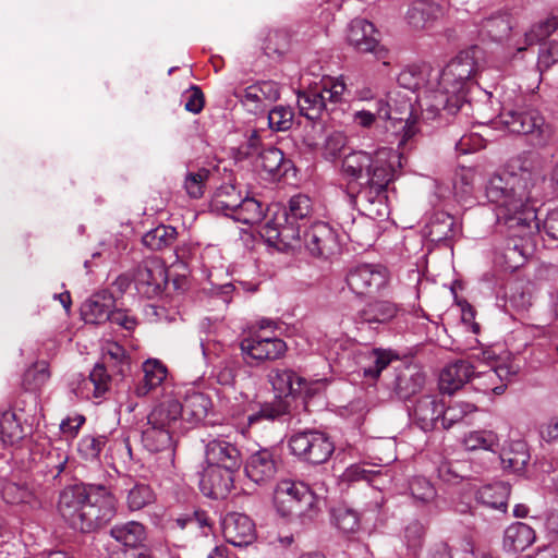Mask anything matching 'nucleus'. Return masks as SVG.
Masks as SVG:
<instances>
[{"label":"nucleus","mask_w":558,"mask_h":558,"mask_svg":"<svg viewBox=\"0 0 558 558\" xmlns=\"http://www.w3.org/2000/svg\"><path fill=\"white\" fill-rule=\"evenodd\" d=\"M400 167L401 155L392 148L381 147L373 153L352 150L341 159L340 174L349 182L366 178L359 192L351 196L352 203L367 216L381 218L389 213L387 187Z\"/></svg>","instance_id":"f257e3e1"},{"label":"nucleus","mask_w":558,"mask_h":558,"mask_svg":"<svg viewBox=\"0 0 558 558\" xmlns=\"http://www.w3.org/2000/svg\"><path fill=\"white\" fill-rule=\"evenodd\" d=\"M539 220L533 208L499 207L494 231V263L504 271L521 267L536 250Z\"/></svg>","instance_id":"f03ea898"},{"label":"nucleus","mask_w":558,"mask_h":558,"mask_svg":"<svg viewBox=\"0 0 558 558\" xmlns=\"http://www.w3.org/2000/svg\"><path fill=\"white\" fill-rule=\"evenodd\" d=\"M323 499L303 482L284 480L275 490V504L283 517L299 518L303 524L312 523L320 513Z\"/></svg>","instance_id":"7ed1b4c3"},{"label":"nucleus","mask_w":558,"mask_h":558,"mask_svg":"<svg viewBox=\"0 0 558 558\" xmlns=\"http://www.w3.org/2000/svg\"><path fill=\"white\" fill-rule=\"evenodd\" d=\"M490 128L524 135L529 144L536 148H545L550 145L555 134L553 125L546 122L537 110H504L490 120Z\"/></svg>","instance_id":"20e7f679"},{"label":"nucleus","mask_w":558,"mask_h":558,"mask_svg":"<svg viewBox=\"0 0 558 558\" xmlns=\"http://www.w3.org/2000/svg\"><path fill=\"white\" fill-rule=\"evenodd\" d=\"M268 381L280 398L271 402L260 404L259 410L247 416V425L253 426L264 420L274 422L284 420L290 414L289 403L281 396H296L304 385V377L298 375L291 368L271 369L268 374Z\"/></svg>","instance_id":"39448f33"},{"label":"nucleus","mask_w":558,"mask_h":558,"mask_svg":"<svg viewBox=\"0 0 558 558\" xmlns=\"http://www.w3.org/2000/svg\"><path fill=\"white\" fill-rule=\"evenodd\" d=\"M531 173L522 170L521 174L506 170L490 175V203H496L495 211L499 207H521L530 198L527 178Z\"/></svg>","instance_id":"423d86ee"},{"label":"nucleus","mask_w":558,"mask_h":558,"mask_svg":"<svg viewBox=\"0 0 558 558\" xmlns=\"http://www.w3.org/2000/svg\"><path fill=\"white\" fill-rule=\"evenodd\" d=\"M477 46L460 52L442 70L439 77L441 92L450 96H459L464 93L472 80L477 74Z\"/></svg>","instance_id":"0eeeda50"},{"label":"nucleus","mask_w":558,"mask_h":558,"mask_svg":"<svg viewBox=\"0 0 558 558\" xmlns=\"http://www.w3.org/2000/svg\"><path fill=\"white\" fill-rule=\"evenodd\" d=\"M77 531L89 533L107 525L117 513V499L101 484H90V493Z\"/></svg>","instance_id":"6e6552de"},{"label":"nucleus","mask_w":558,"mask_h":558,"mask_svg":"<svg viewBox=\"0 0 558 558\" xmlns=\"http://www.w3.org/2000/svg\"><path fill=\"white\" fill-rule=\"evenodd\" d=\"M291 453L312 464L326 462L335 451L333 442L323 432L304 430L289 439Z\"/></svg>","instance_id":"1a4fd4ad"},{"label":"nucleus","mask_w":558,"mask_h":558,"mask_svg":"<svg viewBox=\"0 0 558 558\" xmlns=\"http://www.w3.org/2000/svg\"><path fill=\"white\" fill-rule=\"evenodd\" d=\"M389 270L380 264H359L347 271L345 284L356 296H371L386 288Z\"/></svg>","instance_id":"9d476101"},{"label":"nucleus","mask_w":558,"mask_h":558,"mask_svg":"<svg viewBox=\"0 0 558 558\" xmlns=\"http://www.w3.org/2000/svg\"><path fill=\"white\" fill-rule=\"evenodd\" d=\"M240 350L244 361L251 366H257L267 361H276L283 357L288 347L277 337H260L251 335L240 341Z\"/></svg>","instance_id":"9b49d317"},{"label":"nucleus","mask_w":558,"mask_h":558,"mask_svg":"<svg viewBox=\"0 0 558 558\" xmlns=\"http://www.w3.org/2000/svg\"><path fill=\"white\" fill-rule=\"evenodd\" d=\"M90 484L76 483L65 486L59 494L57 504L58 513L62 519L77 531L82 512L88 501Z\"/></svg>","instance_id":"f8f14e48"},{"label":"nucleus","mask_w":558,"mask_h":558,"mask_svg":"<svg viewBox=\"0 0 558 558\" xmlns=\"http://www.w3.org/2000/svg\"><path fill=\"white\" fill-rule=\"evenodd\" d=\"M133 281L141 294L154 298L167 283V269L159 258L147 257L133 270Z\"/></svg>","instance_id":"ddd939ff"},{"label":"nucleus","mask_w":558,"mask_h":558,"mask_svg":"<svg viewBox=\"0 0 558 558\" xmlns=\"http://www.w3.org/2000/svg\"><path fill=\"white\" fill-rule=\"evenodd\" d=\"M234 96L248 112L257 114L266 111L279 99L280 88L274 81H260L236 90Z\"/></svg>","instance_id":"4468645a"},{"label":"nucleus","mask_w":558,"mask_h":558,"mask_svg":"<svg viewBox=\"0 0 558 558\" xmlns=\"http://www.w3.org/2000/svg\"><path fill=\"white\" fill-rule=\"evenodd\" d=\"M374 25L364 20H353L348 28L347 40L359 52H372L377 60L387 58V49L379 44Z\"/></svg>","instance_id":"2eb2a0df"},{"label":"nucleus","mask_w":558,"mask_h":558,"mask_svg":"<svg viewBox=\"0 0 558 558\" xmlns=\"http://www.w3.org/2000/svg\"><path fill=\"white\" fill-rule=\"evenodd\" d=\"M306 250L315 257L328 258L339 250L338 235L326 222L318 221L304 231Z\"/></svg>","instance_id":"dca6fc26"},{"label":"nucleus","mask_w":558,"mask_h":558,"mask_svg":"<svg viewBox=\"0 0 558 558\" xmlns=\"http://www.w3.org/2000/svg\"><path fill=\"white\" fill-rule=\"evenodd\" d=\"M279 458L272 449L263 448L252 453L244 466L246 476L254 483L267 484L276 477Z\"/></svg>","instance_id":"f3484780"},{"label":"nucleus","mask_w":558,"mask_h":558,"mask_svg":"<svg viewBox=\"0 0 558 558\" xmlns=\"http://www.w3.org/2000/svg\"><path fill=\"white\" fill-rule=\"evenodd\" d=\"M236 472L208 464L199 481L202 493L213 499L226 498L234 487Z\"/></svg>","instance_id":"a211bd4d"},{"label":"nucleus","mask_w":558,"mask_h":558,"mask_svg":"<svg viewBox=\"0 0 558 558\" xmlns=\"http://www.w3.org/2000/svg\"><path fill=\"white\" fill-rule=\"evenodd\" d=\"M206 462L209 465L239 471L242 465V456L238 447L227 440L216 438L206 445Z\"/></svg>","instance_id":"6ab92c4d"},{"label":"nucleus","mask_w":558,"mask_h":558,"mask_svg":"<svg viewBox=\"0 0 558 558\" xmlns=\"http://www.w3.org/2000/svg\"><path fill=\"white\" fill-rule=\"evenodd\" d=\"M378 117L393 122H404V137L411 138L417 132V117L410 99L400 96L393 99L392 104H386L378 109Z\"/></svg>","instance_id":"aec40b11"},{"label":"nucleus","mask_w":558,"mask_h":558,"mask_svg":"<svg viewBox=\"0 0 558 558\" xmlns=\"http://www.w3.org/2000/svg\"><path fill=\"white\" fill-rule=\"evenodd\" d=\"M226 541L236 547H245L256 538L253 521L242 513H230L223 520Z\"/></svg>","instance_id":"412c9836"},{"label":"nucleus","mask_w":558,"mask_h":558,"mask_svg":"<svg viewBox=\"0 0 558 558\" xmlns=\"http://www.w3.org/2000/svg\"><path fill=\"white\" fill-rule=\"evenodd\" d=\"M147 421L149 424L181 434L183 432L181 428L183 421L181 402L173 398L162 400L149 412Z\"/></svg>","instance_id":"4be33fe9"},{"label":"nucleus","mask_w":558,"mask_h":558,"mask_svg":"<svg viewBox=\"0 0 558 558\" xmlns=\"http://www.w3.org/2000/svg\"><path fill=\"white\" fill-rule=\"evenodd\" d=\"M286 225L275 220L267 221L260 229V235L266 242L277 248L294 247L300 242V232L292 226V220Z\"/></svg>","instance_id":"5701e85b"},{"label":"nucleus","mask_w":558,"mask_h":558,"mask_svg":"<svg viewBox=\"0 0 558 558\" xmlns=\"http://www.w3.org/2000/svg\"><path fill=\"white\" fill-rule=\"evenodd\" d=\"M475 365L458 360L441 371L439 375V389L442 393L452 395L463 387L473 375Z\"/></svg>","instance_id":"b1692460"},{"label":"nucleus","mask_w":558,"mask_h":558,"mask_svg":"<svg viewBox=\"0 0 558 558\" xmlns=\"http://www.w3.org/2000/svg\"><path fill=\"white\" fill-rule=\"evenodd\" d=\"M399 311V305L392 301L374 300L356 313L354 320L356 324H387Z\"/></svg>","instance_id":"393cba45"},{"label":"nucleus","mask_w":558,"mask_h":558,"mask_svg":"<svg viewBox=\"0 0 558 558\" xmlns=\"http://www.w3.org/2000/svg\"><path fill=\"white\" fill-rule=\"evenodd\" d=\"M113 305L112 294L108 292L96 293L83 303L81 315L86 324L98 325L108 320Z\"/></svg>","instance_id":"a878e982"},{"label":"nucleus","mask_w":558,"mask_h":558,"mask_svg":"<svg viewBox=\"0 0 558 558\" xmlns=\"http://www.w3.org/2000/svg\"><path fill=\"white\" fill-rule=\"evenodd\" d=\"M498 459L506 471H523L530 460L527 444L521 439L507 442L498 451Z\"/></svg>","instance_id":"bb28decb"},{"label":"nucleus","mask_w":558,"mask_h":558,"mask_svg":"<svg viewBox=\"0 0 558 558\" xmlns=\"http://www.w3.org/2000/svg\"><path fill=\"white\" fill-rule=\"evenodd\" d=\"M178 433L155 424H145L142 430V444L150 452H161L172 450L175 444Z\"/></svg>","instance_id":"cd10ccee"},{"label":"nucleus","mask_w":558,"mask_h":558,"mask_svg":"<svg viewBox=\"0 0 558 558\" xmlns=\"http://www.w3.org/2000/svg\"><path fill=\"white\" fill-rule=\"evenodd\" d=\"M110 536L124 547L138 549L147 538L145 526L137 521L119 523L111 527Z\"/></svg>","instance_id":"c85d7f7f"},{"label":"nucleus","mask_w":558,"mask_h":558,"mask_svg":"<svg viewBox=\"0 0 558 558\" xmlns=\"http://www.w3.org/2000/svg\"><path fill=\"white\" fill-rule=\"evenodd\" d=\"M290 165V160L284 159L283 153L272 146L260 150L256 159V167L272 178L284 175Z\"/></svg>","instance_id":"c756f323"},{"label":"nucleus","mask_w":558,"mask_h":558,"mask_svg":"<svg viewBox=\"0 0 558 558\" xmlns=\"http://www.w3.org/2000/svg\"><path fill=\"white\" fill-rule=\"evenodd\" d=\"M143 373L144 376L142 380L137 383L134 390L137 397H145L151 390L160 386L167 377V368L158 360H147L144 362Z\"/></svg>","instance_id":"7c9ffc66"},{"label":"nucleus","mask_w":558,"mask_h":558,"mask_svg":"<svg viewBox=\"0 0 558 558\" xmlns=\"http://www.w3.org/2000/svg\"><path fill=\"white\" fill-rule=\"evenodd\" d=\"M457 233L456 219L447 213H436L425 227L429 241L440 243L452 239Z\"/></svg>","instance_id":"2f4dec72"},{"label":"nucleus","mask_w":558,"mask_h":558,"mask_svg":"<svg viewBox=\"0 0 558 558\" xmlns=\"http://www.w3.org/2000/svg\"><path fill=\"white\" fill-rule=\"evenodd\" d=\"M242 195L232 184L219 186L210 201V208L217 214L231 218L238 206L241 205Z\"/></svg>","instance_id":"473e14b6"},{"label":"nucleus","mask_w":558,"mask_h":558,"mask_svg":"<svg viewBox=\"0 0 558 558\" xmlns=\"http://www.w3.org/2000/svg\"><path fill=\"white\" fill-rule=\"evenodd\" d=\"M535 538V532L530 525L517 522L506 529L504 547L507 550L522 551L532 545Z\"/></svg>","instance_id":"72a5a7b5"},{"label":"nucleus","mask_w":558,"mask_h":558,"mask_svg":"<svg viewBox=\"0 0 558 558\" xmlns=\"http://www.w3.org/2000/svg\"><path fill=\"white\" fill-rule=\"evenodd\" d=\"M210 405L211 401L206 395L198 391L187 393L181 403L182 420L198 423L207 416Z\"/></svg>","instance_id":"f704fd0d"},{"label":"nucleus","mask_w":558,"mask_h":558,"mask_svg":"<svg viewBox=\"0 0 558 558\" xmlns=\"http://www.w3.org/2000/svg\"><path fill=\"white\" fill-rule=\"evenodd\" d=\"M1 494L7 504L26 505L31 508H37L40 504L35 493L24 483L5 481Z\"/></svg>","instance_id":"c9c22d12"},{"label":"nucleus","mask_w":558,"mask_h":558,"mask_svg":"<svg viewBox=\"0 0 558 558\" xmlns=\"http://www.w3.org/2000/svg\"><path fill=\"white\" fill-rule=\"evenodd\" d=\"M51 373L47 361H37L23 374L21 387L26 392L39 391L50 379Z\"/></svg>","instance_id":"e433bc0d"},{"label":"nucleus","mask_w":558,"mask_h":558,"mask_svg":"<svg viewBox=\"0 0 558 558\" xmlns=\"http://www.w3.org/2000/svg\"><path fill=\"white\" fill-rule=\"evenodd\" d=\"M264 217V205L254 197H242L241 205L231 214L233 220L250 226L262 222Z\"/></svg>","instance_id":"4c0bfd02"},{"label":"nucleus","mask_w":558,"mask_h":558,"mask_svg":"<svg viewBox=\"0 0 558 558\" xmlns=\"http://www.w3.org/2000/svg\"><path fill=\"white\" fill-rule=\"evenodd\" d=\"M178 236L177 229L172 226L160 225L143 235V244L153 250L160 251L171 246Z\"/></svg>","instance_id":"58836bf2"},{"label":"nucleus","mask_w":558,"mask_h":558,"mask_svg":"<svg viewBox=\"0 0 558 558\" xmlns=\"http://www.w3.org/2000/svg\"><path fill=\"white\" fill-rule=\"evenodd\" d=\"M324 96L318 94L317 87L300 93L298 106L300 113L308 120H317L324 112Z\"/></svg>","instance_id":"ea45409f"},{"label":"nucleus","mask_w":558,"mask_h":558,"mask_svg":"<svg viewBox=\"0 0 558 558\" xmlns=\"http://www.w3.org/2000/svg\"><path fill=\"white\" fill-rule=\"evenodd\" d=\"M490 384L495 383V378L501 381L500 385L495 386L490 389L495 395H502L509 383L517 376L518 369L513 368L511 364L507 362L499 363L495 357V351L490 349Z\"/></svg>","instance_id":"a19ab883"},{"label":"nucleus","mask_w":558,"mask_h":558,"mask_svg":"<svg viewBox=\"0 0 558 558\" xmlns=\"http://www.w3.org/2000/svg\"><path fill=\"white\" fill-rule=\"evenodd\" d=\"M24 437V430L15 413L5 411L0 416V440L13 446Z\"/></svg>","instance_id":"79ce46f5"},{"label":"nucleus","mask_w":558,"mask_h":558,"mask_svg":"<svg viewBox=\"0 0 558 558\" xmlns=\"http://www.w3.org/2000/svg\"><path fill=\"white\" fill-rule=\"evenodd\" d=\"M107 442L106 435H84L77 442V452L86 461H96Z\"/></svg>","instance_id":"37998d69"},{"label":"nucleus","mask_w":558,"mask_h":558,"mask_svg":"<svg viewBox=\"0 0 558 558\" xmlns=\"http://www.w3.org/2000/svg\"><path fill=\"white\" fill-rule=\"evenodd\" d=\"M442 413V404L438 403L435 399L423 397L414 407V415L425 426H434L440 418Z\"/></svg>","instance_id":"c03bdc74"},{"label":"nucleus","mask_w":558,"mask_h":558,"mask_svg":"<svg viewBox=\"0 0 558 558\" xmlns=\"http://www.w3.org/2000/svg\"><path fill=\"white\" fill-rule=\"evenodd\" d=\"M424 376L420 372L401 373L396 378V392L401 399H408L421 391Z\"/></svg>","instance_id":"a18cd8bd"},{"label":"nucleus","mask_w":558,"mask_h":558,"mask_svg":"<svg viewBox=\"0 0 558 558\" xmlns=\"http://www.w3.org/2000/svg\"><path fill=\"white\" fill-rule=\"evenodd\" d=\"M111 377L108 374L106 366L104 363H97L93 371L89 374L88 379L83 381L85 389L93 388V396L95 398L102 397L108 390L110 386Z\"/></svg>","instance_id":"49530a36"},{"label":"nucleus","mask_w":558,"mask_h":558,"mask_svg":"<svg viewBox=\"0 0 558 558\" xmlns=\"http://www.w3.org/2000/svg\"><path fill=\"white\" fill-rule=\"evenodd\" d=\"M210 177V170L199 168L197 171L187 172L183 182V189L191 198H201L204 195L206 182Z\"/></svg>","instance_id":"de8ad7c7"},{"label":"nucleus","mask_w":558,"mask_h":558,"mask_svg":"<svg viewBox=\"0 0 558 558\" xmlns=\"http://www.w3.org/2000/svg\"><path fill=\"white\" fill-rule=\"evenodd\" d=\"M313 213L312 199L305 194H298L290 198L288 211L283 214L284 221L303 220Z\"/></svg>","instance_id":"09e8293b"},{"label":"nucleus","mask_w":558,"mask_h":558,"mask_svg":"<svg viewBox=\"0 0 558 558\" xmlns=\"http://www.w3.org/2000/svg\"><path fill=\"white\" fill-rule=\"evenodd\" d=\"M155 501V494L151 487L147 484H135L128 494L126 504L131 511H136L145 508Z\"/></svg>","instance_id":"8fccbe9b"},{"label":"nucleus","mask_w":558,"mask_h":558,"mask_svg":"<svg viewBox=\"0 0 558 558\" xmlns=\"http://www.w3.org/2000/svg\"><path fill=\"white\" fill-rule=\"evenodd\" d=\"M558 28V10L544 21L534 24L529 32L525 33V41L529 46L538 44L547 38Z\"/></svg>","instance_id":"3c124183"},{"label":"nucleus","mask_w":558,"mask_h":558,"mask_svg":"<svg viewBox=\"0 0 558 558\" xmlns=\"http://www.w3.org/2000/svg\"><path fill=\"white\" fill-rule=\"evenodd\" d=\"M369 359L372 363L364 367L363 374L365 377L377 378L391 361L398 359V356L390 350L374 349L369 354Z\"/></svg>","instance_id":"603ef678"},{"label":"nucleus","mask_w":558,"mask_h":558,"mask_svg":"<svg viewBox=\"0 0 558 558\" xmlns=\"http://www.w3.org/2000/svg\"><path fill=\"white\" fill-rule=\"evenodd\" d=\"M331 521L338 530L344 533L354 532L359 527L357 513L344 506H338L331 510Z\"/></svg>","instance_id":"864d4df0"},{"label":"nucleus","mask_w":558,"mask_h":558,"mask_svg":"<svg viewBox=\"0 0 558 558\" xmlns=\"http://www.w3.org/2000/svg\"><path fill=\"white\" fill-rule=\"evenodd\" d=\"M294 112L291 107L276 106L268 112V125L277 132L288 131L293 124Z\"/></svg>","instance_id":"5fc2aeb1"},{"label":"nucleus","mask_w":558,"mask_h":558,"mask_svg":"<svg viewBox=\"0 0 558 558\" xmlns=\"http://www.w3.org/2000/svg\"><path fill=\"white\" fill-rule=\"evenodd\" d=\"M512 21L507 12H497L490 15V39L495 41L507 40L511 34Z\"/></svg>","instance_id":"6e6d98bb"},{"label":"nucleus","mask_w":558,"mask_h":558,"mask_svg":"<svg viewBox=\"0 0 558 558\" xmlns=\"http://www.w3.org/2000/svg\"><path fill=\"white\" fill-rule=\"evenodd\" d=\"M474 410L475 408L466 402H457L449 405L447 409L442 408V413L440 414L442 427L445 429L450 428L453 424L462 421L466 414L472 413Z\"/></svg>","instance_id":"4d7b16f0"},{"label":"nucleus","mask_w":558,"mask_h":558,"mask_svg":"<svg viewBox=\"0 0 558 558\" xmlns=\"http://www.w3.org/2000/svg\"><path fill=\"white\" fill-rule=\"evenodd\" d=\"M410 492L413 498L422 504H428L436 497L433 484L422 476H416L410 482Z\"/></svg>","instance_id":"13d9d810"},{"label":"nucleus","mask_w":558,"mask_h":558,"mask_svg":"<svg viewBox=\"0 0 558 558\" xmlns=\"http://www.w3.org/2000/svg\"><path fill=\"white\" fill-rule=\"evenodd\" d=\"M345 89V84L340 80L328 78L317 87L318 94L324 96V111L328 110V102L337 104Z\"/></svg>","instance_id":"bf43d9fd"},{"label":"nucleus","mask_w":558,"mask_h":558,"mask_svg":"<svg viewBox=\"0 0 558 558\" xmlns=\"http://www.w3.org/2000/svg\"><path fill=\"white\" fill-rule=\"evenodd\" d=\"M482 128V125L473 126ZM486 147V138L480 131L472 130L470 134L464 135L456 144V149L461 154L474 153Z\"/></svg>","instance_id":"052dcab7"},{"label":"nucleus","mask_w":558,"mask_h":558,"mask_svg":"<svg viewBox=\"0 0 558 558\" xmlns=\"http://www.w3.org/2000/svg\"><path fill=\"white\" fill-rule=\"evenodd\" d=\"M379 474V471L365 469L362 464H352L344 470L340 480L342 483L352 484L360 481L372 483L374 477Z\"/></svg>","instance_id":"680f3d73"},{"label":"nucleus","mask_w":558,"mask_h":558,"mask_svg":"<svg viewBox=\"0 0 558 558\" xmlns=\"http://www.w3.org/2000/svg\"><path fill=\"white\" fill-rule=\"evenodd\" d=\"M430 11L432 7L428 3L417 2L409 9L407 20L412 27L424 28L430 19Z\"/></svg>","instance_id":"e2e57ef3"},{"label":"nucleus","mask_w":558,"mask_h":558,"mask_svg":"<svg viewBox=\"0 0 558 558\" xmlns=\"http://www.w3.org/2000/svg\"><path fill=\"white\" fill-rule=\"evenodd\" d=\"M558 62V43L549 40L541 44L537 66L541 71L549 69Z\"/></svg>","instance_id":"0e129e2a"},{"label":"nucleus","mask_w":558,"mask_h":558,"mask_svg":"<svg viewBox=\"0 0 558 558\" xmlns=\"http://www.w3.org/2000/svg\"><path fill=\"white\" fill-rule=\"evenodd\" d=\"M398 84L411 92L416 90L423 84L422 72L415 66L403 69L398 75Z\"/></svg>","instance_id":"69168bd1"},{"label":"nucleus","mask_w":558,"mask_h":558,"mask_svg":"<svg viewBox=\"0 0 558 558\" xmlns=\"http://www.w3.org/2000/svg\"><path fill=\"white\" fill-rule=\"evenodd\" d=\"M425 536V526L417 520L410 522L404 531L407 545L412 550H417L422 547Z\"/></svg>","instance_id":"338daca9"},{"label":"nucleus","mask_w":558,"mask_h":558,"mask_svg":"<svg viewBox=\"0 0 558 558\" xmlns=\"http://www.w3.org/2000/svg\"><path fill=\"white\" fill-rule=\"evenodd\" d=\"M69 461V456L65 452H61L58 449L50 451L46 458V468L48 473L53 480L60 476L65 470Z\"/></svg>","instance_id":"774afa93"}]
</instances>
